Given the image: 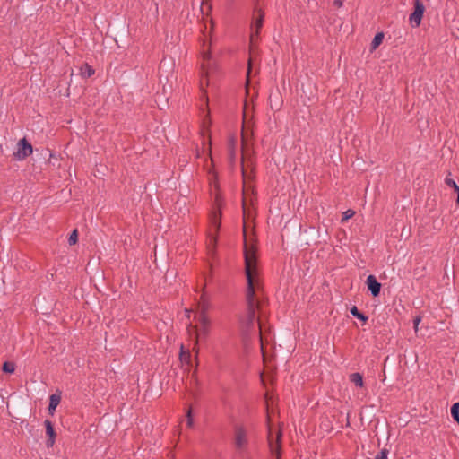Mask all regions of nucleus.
<instances>
[{"mask_svg": "<svg viewBox=\"0 0 459 459\" xmlns=\"http://www.w3.org/2000/svg\"><path fill=\"white\" fill-rule=\"evenodd\" d=\"M253 105L246 100L243 108V128L241 132V150H242V176H243V236H244V257H245V273L247 281V290L246 294V301L247 307V315L246 325L247 328L254 325L255 321V313L263 304V286L260 280L256 247L254 244V230L255 212L254 209V186L251 184V163L247 156L249 154L248 141L247 136V126L253 116Z\"/></svg>", "mask_w": 459, "mask_h": 459, "instance_id": "nucleus-1", "label": "nucleus"}, {"mask_svg": "<svg viewBox=\"0 0 459 459\" xmlns=\"http://www.w3.org/2000/svg\"><path fill=\"white\" fill-rule=\"evenodd\" d=\"M198 321L200 326L196 325H188V333L190 335H194L196 339V344H198L201 341H204L210 334L211 329V320L207 315H199Z\"/></svg>", "mask_w": 459, "mask_h": 459, "instance_id": "nucleus-2", "label": "nucleus"}, {"mask_svg": "<svg viewBox=\"0 0 459 459\" xmlns=\"http://www.w3.org/2000/svg\"><path fill=\"white\" fill-rule=\"evenodd\" d=\"M205 48H206V42H205V40H204L203 49H202V64H201V70H202L201 88L202 89L204 88V78H205V82H206L205 83H206V85H208L207 77L209 76V74L214 68V63L212 59V56H211V54L209 51L210 43L207 46V49Z\"/></svg>", "mask_w": 459, "mask_h": 459, "instance_id": "nucleus-3", "label": "nucleus"}, {"mask_svg": "<svg viewBox=\"0 0 459 459\" xmlns=\"http://www.w3.org/2000/svg\"><path fill=\"white\" fill-rule=\"evenodd\" d=\"M233 443L239 454L247 450L248 445L247 431L243 426L235 427Z\"/></svg>", "mask_w": 459, "mask_h": 459, "instance_id": "nucleus-4", "label": "nucleus"}, {"mask_svg": "<svg viewBox=\"0 0 459 459\" xmlns=\"http://www.w3.org/2000/svg\"><path fill=\"white\" fill-rule=\"evenodd\" d=\"M281 431L278 430L273 434L272 429L269 427L268 431V444L271 454L273 456H275L276 459L281 458Z\"/></svg>", "mask_w": 459, "mask_h": 459, "instance_id": "nucleus-5", "label": "nucleus"}, {"mask_svg": "<svg viewBox=\"0 0 459 459\" xmlns=\"http://www.w3.org/2000/svg\"><path fill=\"white\" fill-rule=\"evenodd\" d=\"M32 146L26 140V138L21 139L17 143V150L13 152V156L18 160L26 159L32 153Z\"/></svg>", "mask_w": 459, "mask_h": 459, "instance_id": "nucleus-6", "label": "nucleus"}, {"mask_svg": "<svg viewBox=\"0 0 459 459\" xmlns=\"http://www.w3.org/2000/svg\"><path fill=\"white\" fill-rule=\"evenodd\" d=\"M214 204H215L217 210H214L212 212V214L210 216V221H211L212 227L214 228L215 232H218L220 226H221V196L219 194L215 195Z\"/></svg>", "mask_w": 459, "mask_h": 459, "instance_id": "nucleus-7", "label": "nucleus"}, {"mask_svg": "<svg viewBox=\"0 0 459 459\" xmlns=\"http://www.w3.org/2000/svg\"><path fill=\"white\" fill-rule=\"evenodd\" d=\"M424 11L425 7L423 4L420 0H414V11L412 13H411L409 18L413 27L420 26Z\"/></svg>", "mask_w": 459, "mask_h": 459, "instance_id": "nucleus-8", "label": "nucleus"}, {"mask_svg": "<svg viewBox=\"0 0 459 459\" xmlns=\"http://www.w3.org/2000/svg\"><path fill=\"white\" fill-rule=\"evenodd\" d=\"M368 290L374 297H377L380 293L381 284L377 281L374 275H369L366 281Z\"/></svg>", "mask_w": 459, "mask_h": 459, "instance_id": "nucleus-9", "label": "nucleus"}, {"mask_svg": "<svg viewBox=\"0 0 459 459\" xmlns=\"http://www.w3.org/2000/svg\"><path fill=\"white\" fill-rule=\"evenodd\" d=\"M263 21H264V13L261 11H259L258 16L255 18V22L254 23V27L255 28V31L253 30L251 33V36H250V42L252 45L255 43V41L256 40V39L259 35V30L263 26Z\"/></svg>", "mask_w": 459, "mask_h": 459, "instance_id": "nucleus-10", "label": "nucleus"}, {"mask_svg": "<svg viewBox=\"0 0 459 459\" xmlns=\"http://www.w3.org/2000/svg\"><path fill=\"white\" fill-rule=\"evenodd\" d=\"M199 308H200V314L199 315H207L208 310L210 309L211 304L208 300V298L206 297V294L204 291H203L200 301H199Z\"/></svg>", "mask_w": 459, "mask_h": 459, "instance_id": "nucleus-11", "label": "nucleus"}, {"mask_svg": "<svg viewBox=\"0 0 459 459\" xmlns=\"http://www.w3.org/2000/svg\"><path fill=\"white\" fill-rule=\"evenodd\" d=\"M236 148H237V139L235 136H231L229 139L228 149L230 161H234L236 159Z\"/></svg>", "mask_w": 459, "mask_h": 459, "instance_id": "nucleus-12", "label": "nucleus"}, {"mask_svg": "<svg viewBox=\"0 0 459 459\" xmlns=\"http://www.w3.org/2000/svg\"><path fill=\"white\" fill-rule=\"evenodd\" d=\"M258 326H259L261 351H262L263 358H264V360L265 359L264 344H265V342H268V339H267V336L265 335L264 331V325L262 324V322L260 320H258Z\"/></svg>", "mask_w": 459, "mask_h": 459, "instance_id": "nucleus-13", "label": "nucleus"}, {"mask_svg": "<svg viewBox=\"0 0 459 459\" xmlns=\"http://www.w3.org/2000/svg\"><path fill=\"white\" fill-rule=\"evenodd\" d=\"M60 403V396L56 394H52L49 398V405H48V411L50 413H53V411L56 410L57 405Z\"/></svg>", "mask_w": 459, "mask_h": 459, "instance_id": "nucleus-14", "label": "nucleus"}, {"mask_svg": "<svg viewBox=\"0 0 459 459\" xmlns=\"http://www.w3.org/2000/svg\"><path fill=\"white\" fill-rule=\"evenodd\" d=\"M350 380L357 386H363V378L359 373H352L350 376Z\"/></svg>", "mask_w": 459, "mask_h": 459, "instance_id": "nucleus-15", "label": "nucleus"}, {"mask_svg": "<svg viewBox=\"0 0 459 459\" xmlns=\"http://www.w3.org/2000/svg\"><path fill=\"white\" fill-rule=\"evenodd\" d=\"M94 74V70L88 64H84L81 67V74L83 77H91Z\"/></svg>", "mask_w": 459, "mask_h": 459, "instance_id": "nucleus-16", "label": "nucleus"}, {"mask_svg": "<svg viewBox=\"0 0 459 459\" xmlns=\"http://www.w3.org/2000/svg\"><path fill=\"white\" fill-rule=\"evenodd\" d=\"M351 313L356 316L358 319L363 321L364 323L367 322L368 320V316H366L364 314L360 313L359 311V309L357 308V307L353 306L351 308Z\"/></svg>", "mask_w": 459, "mask_h": 459, "instance_id": "nucleus-17", "label": "nucleus"}, {"mask_svg": "<svg viewBox=\"0 0 459 459\" xmlns=\"http://www.w3.org/2000/svg\"><path fill=\"white\" fill-rule=\"evenodd\" d=\"M46 432L48 437H56V432L50 420H45Z\"/></svg>", "mask_w": 459, "mask_h": 459, "instance_id": "nucleus-18", "label": "nucleus"}, {"mask_svg": "<svg viewBox=\"0 0 459 459\" xmlns=\"http://www.w3.org/2000/svg\"><path fill=\"white\" fill-rule=\"evenodd\" d=\"M2 369L5 373H13L15 370V364L13 362L6 361L3 364Z\"/></svg>", "mask_w": 459, "mask_h": 459, "instance_id": "nucleus-19", "label": "nucleus"}, {"mask_svg": "<svg viewBox=\"0 0 459 459\" xmlns=\"http://www.w3.org/2000/svg\"><path fill=\"white\" fill-rule=\"evenodd\" d=\"M451 414L454 420L459 424V403H455L452 405Z\"/></svg>", "mask_w": 459, "mask_h": 459, "instance_id": "nucleus-20", "label": "nucleus"}, {"mask_svg": "<svg viewBox=\"0 0 459 459\" xmlns=\"http://www.w3.org/2000/svg\"><path fill=\"white\" fill-rule=\"evenodd\" d=\"M383 39H384L383 33H377L372 40V43H371L372 48L373 49L377 48L382 43Z\"/></svg>", "mask_w": 459, "mask_h": 459, "instance_id": "nucleus-21", "label": "nucleus"}, {"mask_svg": "<svg viewBox=\"0 0 459 459\" xmlns=\"http://www.w3.org/2000/svg\"><path fill=\"white\" fill-rule=\"evenodd\" d=\"M180 360L182 362H185V363H190V352L189 351H184V347L183 345H181V352H180Z\"/></svg>", "mask_w": 459, "mask_h": 459, "instance_id": "nucleus-22", "label": "nucleus"}, {"mask_svg": "<svg viewBox=\"0 0 459 459\" xmlns=\"http://www.w3.org/2000/svg\"><path fill=\"white\" fill-rule=\"evenodd\" d=\"M78 240V231L77 230H74L68 238V242L70 245H74Z\"/></svg>", "mask_w": 459, "mask_h": 459, "instance_id": "nucleus-23", "label": "nucleus"}, {"mask_svg": "<svg viewBox=\"0 0 459 459\" xmlns=\"http://www.w3.org/2000/svg\"><path fill=\"white\" fill-rule=\"evenodd\" d=\"M186 426L188 428H192L194 426V420H193V416H192V410L189 409L187 411H186Z\"/></svg>", "mask_w": 459, "mask_h": 459, "instance_id": "nucleus-24", "label": "nucleus"}, {"mask_svg": "<svg viewBox=\"0 0 459 459\" xmlns=\"http://www.w3.org/2000/svg\"><path fill=\"white\" fill-rule=\"evenodd\" d=\"M445 182L448 186L453 187L455 191H458L459 186L456 185V183L452 178H446Z\"/></svg>", "mask_w": 459, "mask_h": 459, "instance_id": "nucleus-25", "label": "nucleus"}, {"mask_svg": "<svg viewBox=\"0 0 459 459\" xmlns=\"http://www.w3.org/2000/svg\"><path fill=\"white\" fill-rule=\"evenodd\" d=\"M355 214V212L352 210H348L345 212H343V217L342 219V221H345L348 219L351 218Z\"/></svg>", "mask_w": 459, "mask_h": 459, "instance_id": "nucleus-26", "label": "nucleus"}, {"mask_svg": "<svg viewBox=\"0 0 459 459\" xmlns=\"http://www.w3.org/2000/svg\"><path fill=\"white\" fill-rule=\"evenodd\" d=\"M387 455L388 450L385 448L379 454L377 455L375 459H388Z\"/></svg>", "mask_w": 459, "mask_h": 459, "instance_id": "nucleus-27", "label": "nucleus"}, {"mask_svg": "<svg viewBox=\"0 0 459 459\" xmlns=\"http://www.w3.org/2000/svg\"><path fill=\"white\" fill-rule=\"evenodd\" d=\"M421 321V317L420 316H416L413 320V325H414V330L415 332L418 331V326H419V324L420 323Z\"/></svg>", "mask_w": 459, "mask_h": 459, "instance_id": "nucleus-28", "label": "nucleus"}, {"mask_svg": "<svg viewBox=\"0 0 459 459\" xmlns=\"http://www.w3.org/2000/svg\"><path fill=\"white\" fill-rule=\"evenodd\" d=\"M193 351L195 353V358H197V355L199 353V343L196 344V339L195 337H194Z\"/></svg>", "mask_w": 459, "mask_h": 459, "instance_id": "nucleus-29", "label": "nucleus"}, {"mask_svg": "<svg viewBox=\"0 0 459 459\" xmlns=\"http://www.w3.org/2000/svg\"><path fill=\"white\" fill-rule=\"evenodd\" d=\"M333 5L336 8H341L342 6V0H333Z\"/></svg>", "mask_w": 459, "mask_h": 459, "instance_id": "nucleus-30", "label": "nucleus"}, {"mask_svg": "<svg viewBox=\"0 0 459 459\" xmlns=\"http://www.w3.org/2000/svg\"><path fill=\"white\" fill-rule=\"evenodd\" d=\"M55 439H56V437H48V439L47 440V446L48 447L52 446L55 443Z\"/></svg>", "mask_w": 459, "mask_h": 459, "instance_id": "nucleus-31", "label": "nucleus"}, {"mask_svg": "<svg viewBox=\"0 0 459 459\" xmlns=\"http://www.w3.org/2000/svg\"><path fill=\"white\" fill-rule=\"evenodd\" d=\"M250 70H251V65L250 64L248 65V69H247V78H249V74H250ZM248 82H249V79H247V84H248Z\"/></svg>", "mask_w": 459, "mask_h": 459, "instance_id": "nucleus-32", "label": "nucleus"}, {"mask_svg": "<svg viewBox=\"0 0 459 459\" xmlns=\"http://www.w3.org/2000/svg\"><path fill=\"white\" fill-rule=\"evenodd\" d=\"M212 244L213 246H215V244H216V238H215V237L211 238V245H212Z\"/></svg>", "mask_w": 459, "mask_h": 459, "instance_id": "nucleus-33", "label": "nucleus"}, {"mask_svg": "<svg viewBox=\"0 0 459 459\" xmlns=\"http://www.w3.org/2000/svg\"><path fill=\"white\" fill-rule=\"evenodd\" d=\"M186 316L189 317L190 314H191V310L186 309Z\"/></svg>", "mask_w": 459, "mask_h": 459, "instance_id": "nucleus-34", "label": "nucleus"}, {"mask_svg": "<svg viewBox=\"0 0 459 459\" xmlns=\"http://www.w3.org/2000/svg\"><path fill=\"white\" fill-rule=\"evenodd\" d=\"M456 193H457V200H456V202H457V204L459 205V189H458V191H456Z\"/></svg>", "mask_w": 459, "mask_h": 459, "instance_id": "nucleus-35", "label": "nucleus"}, {"mask_svg": "<svg viewBox=\"0 0 459 459\" xmlns=\"http://www.w3.org/2000/svg\"><path fill=\"white\" fill-rule=\"evenodd\" d=\"M204 98H205V100L207 102L208 101V97L206 95H204Z\"/></svg>", "mask_w": 459, "mask_h": 459, "instance_id": "nucleus-36", "label": "nucleus"}]
</instances>
